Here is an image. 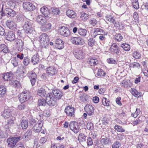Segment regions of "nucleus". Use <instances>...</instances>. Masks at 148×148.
Returning <instances> with one entry per match:
<instances>
[{
    "mask_svg": "<svg viewBox=\"0 0 148 148\" xmlns=\"http://www.w3.org/2000/svg\"><path fill=\"white\" fill-rule=\"evenodd\" d=\"M23 29L25 32L28 35L32 34L34 31L32 22L29 20L26 21L23 26Z\"/></svg>",
    "mask_w": 148,
    "mask_h": 148,
    "instance_id": "obj_1",
    "label": "nucleus"
},
{
    "mask_svg": "<svg viewBox=\"0 0 148 148\" xmlns=\"http://www.w3.org/2000/svg\"><path fill=\"white\" fill-rule=\"evenodd\" d=\"M31 97L30 92L28 90H24L19 95V99L20 101L23 103L29 100Z\"/></svg>",
    "mask_w": 148,
    "mask_h": 148,
    "instance_id": "obj_2",
    "label": "nucleus"
},
{
    "mask_svg": "<svg viewBox=\"0 0 148 148\" xmlns=\"http://www.w3.org/2000/svg\"><path fill=\"white\" fill-rule=\"evenodd\" d=\"M46 99L47 103L49 106H54L57 103V99L51 93H49L47 94L46 96Z\"/></svg>",
    "mask_w": 148,
    "mask_h": 148,
    "instance_id": "obj_3",
    "label": "nucleus"
},
{
    "mask_svg": "<svg viewBox=\"0 0 148 148\" xmlns=\"http://www.w3.org/2000/svg\"><path fill=\"white\" fill-rule=\"evenodd\" d=\"M49 37L46 33L42 34L40 36V41L42 47L46 48L49 43Z\"/></svg>",
    "mask_w": 148,
    "mask_h": 148,
    "instance_id": "obj_4",
    "label": "nucleus"
},
{
    "mask_svg": "<svg viewBox=\"0 0 148 148\" xmlns=\"http://www.w3.org/2000/svg\"><path fill=\"white\" fill-rule=\"evenodd\" d=\"M21 138L20 136H18L8 138L7 142L8 146L10 147L13 148L19 141Z\"/></svg>",
    "mask_w": 148,
    "mask_h": 148,
    "instance_id": "obj_5",
    "label": "nucleus"
},
{
    "mask_svg": "<svg viewBox=\"0 0 148 148\" xmlns=\"http://www.w3.org/2000/svg\"><path fill=\"white\" fill-rule=\"evenodd\" d=\"M70 41L73 44L76 45H83L84 43V40L79 36L72 37Z\"/></svg>",
    "mask_w": 148,
    "mask_h": 148,
    "instance_id": "obj_6",
    "label": "nucleus"
},
{
    "mask_svg": "<svg viewBox=\"0 0 148 148\" xmlns=\"http://www.w3.org/2000/svg\"><path fill=\"white\" fill-rule=\"evenodd\" d=\"M60 34L64 37H67L70 35V32L69 29L66 27L62 26L59 29Z\"/></svg>",
    "mask_w": 148,
    "mask_h": 148,
    "instance_id": "obj_7",
    "label": "nucleus"
},
{
    "mask_svg": "<svg viewBox=\"0 0 148 148\" xmlns=\"http://www.w3.org/2000/svg\"><path fill=\"white\" fill-rule=\"evenodd\" d=\"M52 93L56 99H60L64 95L63 93L61 91L56 88L52 89Z\"/></svg>",
    "mask_w": 148,
    "mask_h": 148,
    "instance_id": "obj_8",
    "label": "nucleus"
},
{
    "mask_svg": "<svg viewBox=\"0 0 148 148\" xmlns=\"http://www.w3.org/2000/svg\"><path fill=\"white\" fill-rule=\"evenodd\" d=\"M71 130L75 133H77L79 130V127L78 123L75 121H71L69 125Z\"/></svg>",
    "mask_w": 148,
    "mask_h": 148,
    "instance_id": "obj_9",
    "label": "nucleus"
},
{
    "mask_svg": "<svg viewBox=\"0 0 148 148\" xmlns=\"http://www.w3.org/2000/svg\"><path fill=\"white\" fill-rule=\"evenodd\" d=\"M1 115L5 119L11 117L12 116V112L10 109L5 107L4 111L1 113Z\"/></svg>",
    "mask_w": 148,
    "mask_h": 148,
    "instance_id": "obj_10",
    "label": "nucleus"
},
{
    "mask_svg": "<svg viewBox=\"0 0 148 148\" xmlns=\"http://www.w3.org/2000/svg\"><path fill=\"white\" fill-rule=\"evenodd\" d=\"M27 76L30 79L31 84L32 86H34L36 81L37 79V75L34 71H31L27 73Z\"/></svg>",
    "mask_w": 148,
    "mask_h": 148,
    "instance_id": "obj_11",
    "label": "nucleus"
},
{
    "mask_svg": "<svg viewBox=\"0 0 148 148\" xmlns=\"http://www.w3.org/2000/svg\"><path fill=\"white\" fill-rule=\"evenodd\" d=\"M23 7L24 9L28 11H32L35 9V6L29 2H24Z\"/></svg>",
    "mask_w": 148,
    "mask_h": 148,
    "instance_id": "obj_12",
    "label": "nucleus"
},
{
    "mask_svg": "<svg viewBox=\"0 0 148 148\" xmlns=\"http://www.w3.org/2000/svg\"><path fill=\"white\" fill-rule=\"evenodd\" d=\"M84 110L88 115L90 116L94 114L95 109L91 105L87 104L85 107Z\"/></svg>",
    "mask_w": 148,
    "mask_h": 148,
    "instance_id": "obj_13",
    "label": "nucleus"
},
{
    "mask_svg": "<svg viewBox=\"0 0 148 148\" xmlns=\"http://www.w3.org/2000/svg\"><path fill=\"white\" fill-rule=\"evenodd\" d=\"M64 112L66 115L69 116L73 117L74 115V108L73 107L68 106L65 108Z\"/></svg>",
    "mask_w": 148,
    "mask_h": 148,
    "instance_id": "obj_14",
    "label": "nucleus"
},
{
    "mask_svg": "<svg viewBox=\"0 0 148 148\" xmlns=\"http://www.w3.org/2000/svg\"><path fill=\"white\" fill-rule=\"evenodd\" d=\"M43 125L42 121H39L38 123H36L33 127V129L36 132L38 133L40 132Z\"/></svg>",
    "mask_w": 148,
    "mask_h": 148,
    "instance_id": "obj_15",
    "label": "nucleus"
},
{
    "mask_svg": "<svg viewBox=\"0 0 148 148\" xmlns=\"http://www.w3.org/2000/svg\"><path fill=\"white\" fill-rule=\"evenodd\" d=\"M36 21L41 25L47 23V20L45 17L40 15H38L36 17Z\"/></svg>",
    "mask_w": 148,
    "mask_h": 148,
    "instance_id": "obj_16",
    "label": "nucleus"
},
{
    "mask_svg": "<svg viewBox=\"0 0 148 148\" xmlns=\"http://www.w3.org/2000/svg\"><path fill=\"white\" fill-rule=\"evenodd\" d=\"M46 72L47 75L52 76L57 73V71L54 68L49 66L47 68Z\"/></svg>",
    "mask_w": 148,
    "mask_h": 148,
    "instance_id": "obj_17",
    "label": "nucleus"
},
{
    "mask_svg": "<svg viewBox=\"0 0 148 148\" xmlns=\"http://www.w3.org/2000/svg\"><path fill=\"white\" fill-rule=\"evenodd\" d=\"M16 48L20 51H23V49L24 43L22 40L17 39L16 40Z\"/></svg>",
    "mask_w": 148,
    "mask_h": 148,
    "instance_id": "obj_18",
    "label": "nucleus"
},
{
    "mask_svg": "<svg viewBox=\"0 0 148 148\" xmlns=\"http://www.w3.org/2000/svg\"><path fill=\"white\" fill-rule=\"evenodd\" d=\"M55 43L56 47L58 49H62L64 47V42L60 38L56 39Z\"/></svg>",
    "mask_w": 148,
    "mask_h": 148,
    "instance_id": "obj_19",
    "label": "nucleus"
},
{
    "mask_svg": "<svg viewBox=\"0 0 148 148\" xmlns=\"http://www.w3.org/2000/svg\"><path fill=\"white\" fill-rule=\"evenodd\" d=\"M103 30L100 28H94L92 30L91 34L93 37L95 38L97 35L100 34L101 33H103Z\"/></svg>",
    "mask_w": 148,
    "mask_h": 148,
    "instance_id": "obj_20",
    "label": "nucleus"
},
{
    "mask_svg": "<svg viewBox=\"0 0 148 148\" xmlns=\"http://www.w3.org/2000/svg\"><path fill=\"white\" fill-rule=\"evenodd\" d=\"M41 25V30L43 32L47 31L51 28V24L49 23H44L43 24H42Z\"/></svg>",
    "mask_w": 148,
    "mask_h": 148,
    "instance_id": "obj_21",
    "label": "nucleus"
},
{
    "mask_svg": "<svg viewBox=\"0 0 148 148\" xmlns=\"http://www.w3.org/2000/svg\"><path fill=\"white\" fill-rule=\"evenodd\" d=\"M110 50L116 54L119 53L120 51L119 47L115 43H113L112 45L110 48Z\"/></svg>",
    "mask_w": 148,
    "mask_h": 148,
    "instance_id": "obj_22",
    "label": "nucleus"
},
{
    "mask_svg": "<svg viewBox=\"0 0 148 148\" xmlns=\"http://www.w3.org/2000/svg\"><path fill=\"white\" fill-rule=\"evenodd\" d=\"M6 24L9 28L11 29H14L16 27V25L15 23L10 20H7L6 23Z\"/></svg>",
    "mask_w": 148,
    "mask_h": 148,
    "instance_id": "obj_23",
    "label": "nucleus"
},
{
    "mask_svg": "<svg viewBox=\"0 0 148 148\" xmlns=\"http://www.w3.org/2000/svg\"><path fill=\"white\" fill-rule=\"evenodd\" d=\"M74 54L77 59H81L82 58L83 51L82 50L76 49L74 52Z\"/></svg>",
    "mask_w": 148,
    "mask_h": 148,
    "instance_id": "obj_24",
    "label": "nucleus"
},
{
    "mask_svg": "<svg viewBox=\"0 0 148 148\" xmlns=\"http://www.w3.org/2000/svg\"><path fill=\"white\" fill-rule=\"evenodd\" d=\"M15 3L14 2L12 1H10L8 2L5 5H3L2 10L5 8L6 6L7 8H9L11 9H13L15 7Z\"/></svg>",
    "mask_w": 148,
    "mask_h": 148,
    "instance_id": "obj_25",
    "label": "nucleus"
},
{
    "mask_svg": "<svg viewBox=\"0 0 148 148\" xmlns=\"http://www.w3.org/2000/svg\"><path fill=\"white\" fill-rule=\"evenodd\" d=\"M41 13L44 15L45 17H48V15L49 14V9L45 6L42 7L40 10Z\"/></svg>",
    "mask_w": 148,
    "mask_h": 148,
    "instance_id": "obj_26",
    "label": "nucleus"
},
{
    "mask_svg": "<svg viewBox=\"0 0 148 148\" xmlns=\"http://www.w3.org/2000/svg\"><path fill=\"white\" fill-rule=\"evenodd\" d=\"M6 39L8 41H11L14 40L15 38V34L12 31L8 32L7 37Z\"/></svg>",
    "mask_w": 148,
    "mask_h": 148,
    "instance_id": "obj_27",
    "label": "nucleus"
},
{
    "mask_svg": "<svg viewBox=\"0 0 148 148\" xmlns=\"http://www.w3.org/2000/svg\"><path fill=\"white\" fill-rule=\"evenodd\" d=\"M5 10H6L5 13L8 16L13 17L16 14L15 11L12 9L7 8H5Z\"/></svg>",
    "mask_w": 148,
    "mask_h": 148,
    "instance_id": "obj_28",
    "label": "nucleus"
},
{
    "mask_svg": "<svg viewBox=\"0 0 148 148\" xmlns=\"http://www.w3.org/2000/svg\"><path fill=\"white\" fill-rule=\"evenodd\" d=\"M13 77V75L12 73H7L4 74L3 78L5 81L10 80L12 79Z\"/></svg>",
    "mask_w": 148,
    "mask_h": 148,
    "instance_id": "obj_29",
    "label": "nucleus"
},
{
    "mask_svg": "<svg viewBox=\"0 0 148 148\" xmlns=\"http://www.w3.org/2000/svg\"><path fill=\"white\" fill-rule=\"evenodd\" d=\"M66 15L69 17L75 18L76 16V13L73 10H68L66 11Z\"/></svg>",
    "mask_w": 148,
    "mask_h": 148,
    "instance_id": "obj_30",
    "label": "nucleus"
},
{
    "mask_svg": "<svg viewBox=\"0 0 148 148\" xmlns=\"http://www.w3.org/2000/svg\"><path fill=\"white\" fill-rule=\"evenodd\" d=\"M39 60V56L37 54H35L32 57L31 61L33 64L38 63Z\"/></svg>",
    "mask_w": 148,
    "mask_h": 148,
    "instance_id": "obj_31",
    "label": "nucleus"
},
{
    "mask_svg": "<svg viewBox=\"0 0 148 148\" xmlns=\"http://www.w3.org/2000/svg\"><path fill=\"white\" fill-rule=\"evenodd\" d=\"M120 84L121 86L125 88L131 87L132 85V83L130 81H123L121 82Z\"/></svg>",
    "mask_w": 148,
    "mask_h": 148,
    "instance_id": "obj_32",
    "label": "nucleus"
},
{
    "mask_svg": "<svg viewBox=\"0 0 148 148\" xmlns=\"http://www.w3.org/2000/svg\"><path fill=\"white\" fill-rule=\"evenodd\" d=\"M79 16L81 20L86 21L88 18V15L84 12H79Z\"/></svg>",
    "mask_w": 148,
    "mask_h": 148,
    "instance_id": "obj_33",
    "label": "nucleus"
},
{
    "mask_svg": "<svg viewBox=\"0 0 148 148\" xmlns=\"http://www.w3.org/2000/svg\"><path fill=\"white\" fill-rule=\"evenodd\" d=\"M78 32L79 35L83 37L85 36L87 33V31L86 29L82 28H79L78 30Z\"/></svg>",
    "mask_w": 148,
    "mask_h": 148,
    "instance_id": "obj_34",
    "label": "nucleus"
},
{
    "mask_svg": "<svg viewBox=\"0 0 148 148\" xmlns=\"http://www.w3.org/2000/svg\"><path fill=\"white\" fill-rule=\"evenodd\" d=\"M46 94V91L44 89H39L37 92V95L42 97H44Z\"/></svg>",
    "mask_w": 148,
    "mask_h": 148,
    "instance_id": "obj_35",
    "label": "nucleus"
},
{
    "mask_svg": "<svg viewBox=\"0 0 148 148\" xmlns=\"http://www.w3.org/2000/svg\"><path fill=\"white\" fill-rule=\"evenodd\" d=\"M110 142L109 139L106 137H104L103 138H102L101 140V143L102 145H106L109 144Z\"/></svg>",
    "mask_w": 148,
    "mask_h": 148,
    "instance_id": "obj_36",
    "label": "nucleus"
},
{
    "mask_svg": "<svg viewBox=\"0 0 148 148\" xmlns=\"http://www.w3.org/2000/svg\"><path fill=\"white\" fill-rule=\"evenodd\" d=\"M106 20L108 21L111 23L114 24L116 20L115 18L111 15H106L105 16Z\"/></svg>",
    "mask_w": 148,
    "mask_h": 148,
    "instance_id": "obj_37",
    "label": "nucleus"
},
{
    "mask_svg": "<svg viewBox=\"0 0 148 148\" xmlns=\"http://www.w3.org/2000/svg\"><path fill=\"white\" fill-rule=\"evenodd\" d=\"M120 46L126 51H129L130 49V45L126 43H123L121 44Z\"/></svg>",
    "mask_w": 148,
    "mask_h": 148,
    "instance_id": "obj_38",
    "label": "nucleus"
},
{
    "mask_svg": "<svg viewBox=\"0 0 148 148\" xmlns=\"http://www.w3.org/2000/svg\"><path fill=\"white\" fill-rule=\"evenodd\" d=\"M21 125L23 129H27L28 125V121L26 120H22L21 123Z\"/></svg>",
    "mask_w": 148,
    "mask_h": 148,
    "instance_id": "obj_39",
    "label": "nucleus"
},
{
    "mask_svg": "<svg viewBox=\"0 0 148 148\" xmlns=\"http://www.w3.org/2000/svg\"><path fill=\"white\" fill-rule=\"evenodd\" d=\"M89 64L91 66H94L98 63V60L95 58H91L88 61Z\"/></svg>",
    "mask_w": 148,
    "mask_h": 148,
    "instance_id": "obj_40",
    "label": "nucleus"
},
{
    "mask_svg": "<svg viewBox=\"0 0 148 148\" xmlns=\"http://www.w3.org/2000/svg\"><path fill=\"white\" fill-rule=\"evenodd\" d=\"M0 51L5 53L9 51L8 47L3 44L0 45Z\"/></svg>",
    "mask_w": 148,
    "mask_h": 148,
    "instance_id": "obj_41",
    "label": "nucleus"
},
{
    "mask_svg": "<svg viewBox=\"0 0 148 148\" xmlns=\"http://www.w3.org/2000/svg\"><path fill=\"white\" fill-rule=\"evenodd\" d=\"M6 89L5 87L3 86H0V98L3 97L5 94Z\"/></svg>",
    "mask_w": 148,
    "mask_h": 148,
    "instance_id": "obj_42",
    "label": "nucleus"
},
{
    "mask_svg": "<svg viewBox=\"0 0 148 148\" xmlns=\"http://www.w3.org/2000/svg\"><path fill=\"white\" fill-rule=\"evenodd\" d=\"M10 118L8 121V126L12 127L14 125L15 118L12 116Z\"/></svg>",
    "mask_w": 148,
    "mask_h": 148,
    "instance_id": "obj_43",
    "label": "nucleus"
},
{
    "mask_svg": "<svg viewBox=\"0 0 148 148\" xmlns=\"http://www.w3.org/2000/svg\"><path fill=\"white\" fill-rule=\"evenodd\" d=\"M86 136L83 133H80L79 134L78 140L80 142H83L86 141Z\"/></svg>",
    "mask_w": 148,
    "mask_h": 148,
    "instance_id": "obj_44",
    "label": "nucleus"
},
{
    "mask_svg": "<svg viewBox=\"0 0 148 148\" xmlns=\"http://www.w3.org/2000/svg\"><path fill=\"white\" fill-rule=\"evenodd\" d=\"M11 63L14 67L16 66L18 64V59L16 57L13 58L11 60Z\"/></svg>",
    "mask_w": 148,
    "mask_h": 148,
    "instance_id": "obj_45",
    "label": "nucleus"
},
{
    "mask_svg": "<svg viewBox=\"0 0 148 148\" xmlns=\"http://www.w3.org/2000/svg\"><path fill=\"white\" fill-rule=\"evenodd\" d=\"M95 40L92 38H89L88 41V45L91 47H92L95 45Z\"/></svg>",
    "mask_w": 148,
    "mask_h": 148,
    "instance_id": "obj_46",
    "label": "nucleus"
},
{
    "mask_svg": "<svg viewBox=\"0 0 148 148\" xmlns=\"http://www.w3.org/2000/svg\"><path fill=\"white\" fill-rule=\"evenodd\" d=\"M52 14L53 15H59L60 13V10L59 8H52Z\"/></svg>",
    "mask_w": 148,
    "mask_h": 148,
    "instance_id": "obj_47",
    "label": "nucleus"
},
{
    "mask_svg": "<svg viewBox=\"0 0 148 148\" xmlns=\"http://www.w3.org/2000/svg\"><path fill=\"white\" fill-rule=\"evenodd\" d=\"M114 128L116 130L120 132H124L125 131V130L121 126L117 125H115Z\"/></svg>",
    "mask_w": 148,
    "mask_h": 148,
    "instance_id": "obj_48",
    "label": "nucleus"
},
{
    "mask_svg": "<svg viewBox=\"0 0 148 148\" xmlns=\"http://www.w3.org/2000/svg\"><path fill=\"white\" fill-rule=\"evenodd\" d=\"M140 109L138 108H136V112L132 114V116L134 118H136L140 114Z\"/></svg>",
    "mask_w": 148,
    "mask_h": 148,
    "instance_id": "obj_49",
    "label": "nucleus"
},
{
    "mask_svg": "<svg viewBox=\"0 0 148 148\" xmlns=\"http://www.w3.org/2000/svg\"><path fill=\"white\" fill-rule=\"evenodd\" d=\"M132 5L134 8L136 9H138L139 8V3L138 0H133Z\"/></svg>",
    "mask_w": 148,
    "mask_h": 148,
    "instance_id": "obj_50",
    "label": "nucleus"
},
{
    "mask_svg": "<svg viewBox=\"0 0 148 148\" xmlns=\"http://www.w3.org/2000/svg\"><path fill=\"white\" fill-rule=\"evenodd\" d=\"M133 56L136 59H139L141 58V54L138 51H134L133 54Z\"/></svg>",
    "mask_w": 148,
    "mask_h": 148,
    "instance_id": "obj_51",
    "label": "nucleus"
},
{
    "mask_svg": "<svg viewBox=\"0 0 148 148\" xmlns=\"http://www.w3.org/2000/svg\"><path fill=\"white\" fill-rule=\"evenodd\" d=\"M26 107V106L25 103H21L18 105L17 107V109L20 110H22L25 109Z\"/></svg>",
    "mask_w": 148,
    "mask_h": 148,
    "instance_id": "obj_52",
    "label": "nucleus"
},
{
    "mask_svg": "<svg viewBox=\"0 0 148 148\" xmlns=\"http://www.w3.org/2000/svg\"><path fill=\"white\" fill-rule=\"evenodd\" d=\"M47 102L46 99H40L38 100V105L39 106H45L46 105Z\"/></svg>",
    "mask_w": 148,
    "mask_h": 148,
    "instance_id": "obj_53",
    "label": "nucleus"
},
{
    "mask_svg": "<svg viewBox=\"0 0 148 148\" xmlns=\"http://www.w3.org/2000/svg\"><path fill=\"white\" fill-rule=\"evenodd\" d=\"M115 39L118 42H121L123 39V37L120 34H117L115 35Z\"/></svg>",
    "mask_w": 148,
    "mask_h": 148,
    "instance_id": "obj_54",
    "label": "nucleus"
},
{
    "mask_svg": "<svg viewBox=\"0 0 148 148\" xmlns=\"http://www.w3.org/2000/svg\"><path fill=\"white\" fill-rule=\"evenodd\" d=\"M105 74H106V73L102 69H100L98 70L97 73V75L100 77H103L104 76Z\"/></svg>",
    "mask_w": 148,
    "mask_h": 148,
    "instance_id": "obj_55",
    "label": "nucleus"
},
{
    "mask_svg": "<svg viewBox=\"0 0 148 148\" xmlns=\"http://www.w3.org/2000/svg\"><path fill=\"white\" fill-rule=\"evenodd\" d=\"M89 23L90 24L93 26H95L97 23V21L94 18L90 19L89 21Z\"/></svg>",
    "mask_w": 148,
    "mask_h": 148,
    "instance_id": "obj_56",
    "label": "nucleus"
},
{
    "mask_svg": "<svg viewBox=\"0 0 148 148\" xmlns=\"http://www.w3.org/2000/svg\"><path fill=\"white\" fill-rule=\"evenodd\" d=\"M103 104L105 106H109L110 102L109 101L107 100L106 97H103L102 100Z\"/></svg>",
    "mask_w": 148,
    "mask_h": 148,
    "instance_id": "obj_57",
    "label": "nucleus"
},
{
    "mask_svg": "<svg viewBox=\"0 0 148 148\" xmlns=\"http://www.w3.org/2000/svg\"><path fill=\"white\" fill-rule=\"evenodd\" d=\"M86 127L89 130H92L94 128L93 124L91 122H88L86 125Z\"/></svg>",
    "mask_w": 148,
    "mask_h": 148,
    "instance_id": "obj_58",
    "label": "nucleus"
},
{
    "mask_svg": "<svg viewBox=\"0 0 148 148\" xmlns=\"http://www.w3.org/2000/svg\"><path fill=\"white\" fill-rule=\"evenodd\" d=\"M130 66L131 67L134 68H138L140 66V65L138 63L134 62L130 64Z\"/></svg>",
    "mask_w": 148,
    "mask_h": 148,
    "instance_id": "obj_59",
    "label": "nucleus"
},
{
    "mask_svg": "<svg viewBox=\"0 0 148 148\" xmlns=\"http://www.w3.org/2000/svg\"><path fill=\"white\" fill-rule=\"evenodd\" d=\"M140 117H139L136 120L134 121L132 123L133 126H135L138 125L139 124L142 122L140 120Z\"/></svg>",
    "mask_w": 148,
    "mask_h": 148,
    "instance_id": "obj_60",
    "label": "nucleus"
},
{
    "mask_svg": "<svg viewBox=\"0 0 148 148\" xmlns=\"http://www.w3.org/2000/svg\"><path fill=\"white\" fill-rule=\"evenodd\" d=\"M29 62V59L27 57L24 58L23 61V63L24 65L27 66Z\"/></svg>",
    "mask_w": 148,
    "mask_h": 148,
    "instance_id": "obj_61",
    "label": "nucleus"
},
{
    "mask_svg": "<svg viewBox=\"0 0 148 148\" xmlns=\"http://www.w3.org/2000/svg\"><path fill=\"white\" fill-rule=\"evenodd\" d=\"M32 134V131L31 130H29L27 131L26 133L25 134L24 137L25 138L27 137L28 138V137L30 136Z\"/></svg>",
    "mask_w": 148,
    "mask_h": 148,
    "instance_id": "obj_62",
    "label": "nucleus"
},
{
    "mask_svg": "<svg viewBox=\"0 0 148 148\" xmlns=\"http://www.w3.org/2000/svg\"><path fill=\"white\" fill-rule=\"evenodd\" d=\"M121 145L120 143L118 141H116L114 142L112 145V148H119Z\"/></svg>",
    "mask_w": 148,
    "mask_h": 148,
    "instance_id": "obj_63",
    "label": "nucleus"
},
{
    "mask_svg": "<svg viewBox=\"0 0 148 148\" xmlns=\"http://www.w3.org/2000/svg\"><path fill=\"white\" fill-rule=\"evenodd\" d=\"M141 7L143 10L148 12V2L143 5Z\"/></svg>",
    "mask_w": 148,
    "mask_h": 148,
    "instance_id": "obj_64",
    "label": "nucleus"
}]
</instances>
